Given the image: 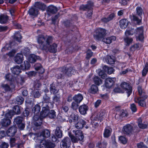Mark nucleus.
Segmentation results:
<instances>
[{
    "mask_svg": "<svg viewBox=\"0 0 148 148\" xmlns=\"http://www.w3.org/2000/svg\"><path fill=\"white\" fill-rule=\"evenodd\" d=\"M133 127L132 125L127 124L124 126L123 128V132L125 134L129 135L132 132Z\"/></svg>",
    "mask_w": 148,
    "mask_h": 148,
    "instance_id": "obj_11",
    "label": "nucleus"
},
{
    "mask_svg": "<svg viewBox=\"0 0 148 148\" xmlns=\"http://www.w3.org/2000/svg\"><path fill=\"white\" fill-rule=\"evenodd\" d=\"M135 33V30L134 29H132L130 30H126L125 32V36H128L129 35H132Z\"/></svg>",
    "mask_w": 148,
    "mask_h": 148,
    "instance_id": "obj_40",
    "label": "nucleus"
},
{
    "mask_svg": "<svg viewBox=\"0 0 148 148\" xmlns=\"http://www.w3.org/2000/svg\"><path fill=\"white\" fill-rule=\"evenodd\" d=\"M120 87L123 91H127V96L129 97L132 92V87L128 83L125 82H122L120 85Z\"/></svg>",
    "mask_w": 148,
    "mask_h": 148,
    "instance_id": "obj_6",
    "label": "nucleus"
},
{
    "mask_svg": "<svg viewBox=\"0 0 148 148\" xmlns=\"http://www.w3.org/2000/svg\"><path fill=\"white\" fill-rule=\"evenodd\" d=\"M11 121L9 119H4L1 122V124L3 127H7L8 126L10 123Z\"/></svg>",
    "mask_w": 148,
    "mask_h": 148,
    "instance_id": "obj_34",
    "label": "nucleus"
},
{
    "mask_svg": "<svg viewBox=\"0 0 148 148\" xmlns=\"http://www.w3.org/2000/svg\"><path fill=\"white\" fill-rule=\"evenodd\" d=\"M5 79L8 80L12 81L14 80V78L10 73L7 74L5 76Z\"/></svg>",
    "mask_w": 148,
    "mask_h": 148,
    "instance_id": "obj_53",
    "label": "nucleus"
},
{
    "mask_svg": "<svg viewBox=\"0 0 148 148\" xmlns=\"http://www.w3.org/2000/svg\"><path fill=\"white\" fill-rule=\"evenodd\" d=\"M77 102L76 103L75 102H72L71 106V108L74 110H77L79 106V105Z\"/></svg>",
    "mask_w": 148,
    "mask_h": 148,
    "instance_id": "obj_51",
    "label": "nucleus"
},
{
    "mask_svg": "<svg viewBox=\"0 0 148 148\" xmlns=\"http://www.w3.org/2000/svg\"><path fill=\"white\" fill-rule=\"evenodd\" d=\"M96 34L94 35V38L97 40L103 37L106 34L105 29L101 28H98L96 30Z\"/></svg>",
    "mask_w": 148,
    "mask_h": 148,
    "instance_id": "obj_5",
    "label": "nucleus"
},
{
    "mask_svg": "<svg viewBox=\"0 0 148 148\" xmlns=\"http://www.w3.org/2000/svg\"><path fill=\"white\" fill-rule=\"evenodd\" d=\"M138 148H148L143 143L140 142L137 145Z\"/></svg>",
    "mask_w": 148,
    "mask_h": 148,
    "instance_id": "obj_58",
    "label": "nucleus"
},
{
    "mask_svg": "<svg viewBox=\"0 0 148 148\" xmlns=\"http://www.w3.org/2000/svg\"><path fill=\"white\" fill-rule=\"evenodd\" d=\"M130 108L133 112H135L137 110V108L136 105L134 103L131 105Z\"/></svg>",
    "mask_w": 148,
    "mask_h": 148,
    "instance_id": "obj_57",
    "label": "nucleus"
},
{
    "mask_svg": "<svg viewBox=\"0 0 148 148\" xmlns=\"http://www.w3.org/2000/svg\"><path fill=\"white\" fill-rule=\"evenodd\" d=\"M41 85V84L39 81H38L36 82L34 84L35 88L36 90L38 89L40 86Z\"/></svg>",
    "mask_w": 148,
    "mask_h": 148,
    "instance_id": "obj_60",
    "label": "nucleus"
},
{
    "mask_svg": "<svg viewBox=\"0 0 148 148\" xmlns=\"http://www.w3.org/2000/svg\"><path fill=\"white\" fill-rule=\"evenodd\" d=\"M138 90L139 97H143L144 99H146L147 98V96L144 90H142L141 87L139 86L138 87Z\"/></svg>",
    "mask_w": 148,
    "mask_h": 148,
    "instance_id": "obj_20",
    "label": "nucleus"
},
{
    "mask_svg": "<svg viewBox=\"0 0 148 148\" xmlns=\"http://www.w3.org/2000/svg\"><path fill=\"white\" fill-rule=\"evenodd\" d=\"M34 67L35 70L38 71L39 73L42 74L44 73V69L40 64L37 63L34 65Z\"/></svg>",
    "mask_w": 148,
    "mask_h": 148,
    "instance_id": "obj_21",
    "label": "nucleus"
},
{
    "mask_svg": "<svg viewBox=\"0 0 148 148\" xmlns=\"http://www.w3.org/2000/svg\"><path fill=\"white\" fill-rule=\"evenodd\" d=\"M48 11L52 13H55L57 12V8L53 5H50L48 7Z\"/></svg>",
    "mask_w": 148,
    "mask_h": 148,
    "instance_id": "obj_35",
    "label": "nucleus"
},
{
    "mask_svg": "<svg viewBox=\"0 0 148 148\" xmlns=\"http://www.w3.org/2000/svg\"><path fill=\"white\" fill-rule=\"evenodd\" d=\"M138 125L139 128L142 129L146 128L148 127V119L142 122V120L139 118L138 120Z\"/></svg>",
    "mask_w": 148,
    "mask_h": 148,
    "instance_id": "obj_12",
    "label": "nucleus"
},
{
    "mask_svg": "<svg viewBox=\"0 0 148 148\" xmlns=\"http://www.w3.org/2000/svg\"><path fill=\"white\" fill-rule=\"evenodd\" d=\"M71 143L70 139L68 137H65L62 140L61 144L62 148H68L69 147Z\"/></svg>",
    "mask_w": 148,
    "mask_h": 148,
    "instance_id": "obj_10",
    "label": "nucleus"
},
{
    "mask_svg": "<svg viewBox=\"0 0 148 148\" xmlns=\"http://www.w3.org/2000/svg\"><path fill=\"white\" fill-rule=\"evenodd\" d=\"M107 143L106 140L101 141V142L98 143L97 146L98 148H106Z\"/></svg>",
    "mask_w": 148,
    "mask_h": 148,
    "instance_id": "obj_32",
    "label": "nucleus"
},
{
    "mask_svg": "<svg viewBox=\"0 0 148 148\" xmlns=\"http://www.w3.org/2000/svg\"><path fill=\"white\" fill-rule=\"evenodd\" d=\"M14 61L18 64L21 63L23 60V57L22 53H17L14 58Z\"/></svg>",
    "mask_w": 148,
    "mask_h": 148,
    "instance_id": "obj_17",
    "label": "nucleus"
},
{
    "mask_svg": "<svg viewBox=\"0 0 148 148\" xmlns=\"http://www.w3.org/2000/svg\"><path fill=\"white\" fill-rule=\"evenodd\" d=\"M60 70L63 74L62 75L60 74V76L57 75L58 76L57 77H58V79L62 78L65 75H66L68 76H71L72 74H74L75 72V70L72 67H63L61 68Z\"/></svg>",
    "mask_w": 148,
    "mask_h": 148,
    "instance_id": "obj_4",
    "label": "nucleus"
},
{
    "mask_svg": "<svg viewBox=\"0 0 148 148\" xmlns=\"http://www.w3.org/2000/svg\"><path fill=\"white\" fill-rule=\"evenodd\" d=\"M40 110V106L38 104L35 105L32 110V112L35 114L33 117V119L34 121V124L36 126H39L41 125L42 121V119L43 118L45 117L41 116V113H40V117L37 115V114L39 113Z\"/></svg>",
    "mask_w": 148,
    "mask_h": 148,
    "instance_id": "obj_3",
    "label": "nucleus"
},
{
    "mask_svg": "<svg viewBox=\"0 0 148 148\" xmlns=\"http://www.w3.org/2000/svg\"><path fill=\"white\" fill-rule=\"evenodd\" d=\"M50 135V131L44 129L40 133V136L38 137V139L41 137L43 138H48Z\"/></svg>",
    "mask_w": 148,
    "mask_h": 148,
    "instance_id": "obj_18",
    "label": "nucleus"
},
{
    "mask_svg": "<svg viewBox=\"0 0 148 148\" xmlns=\"http://www.w3.org/2000/svg\"><path fill=\"white\" fill-rule=\"evenodd\" d=\"M94 81L95 84L97 85H99L102 83V80L97 76H95L94 77Z\"/></svg>",
    "mask_w": 148,
    "mask_h": 148,
    "instance_id": "obj_39",
    "label": "nucleus"
},
{
    "mask_svg": "<svg viewBox=\"0 0 148 148\" xmlns=\"http://www.w3.org/2000/svg\"><path fill=\"white\" fill-rule=\"evenodd\" d=\"M136 10L137 14L140 16L143 13V10L142 8L140 7H138L136 8Z\"/></svg>",
    "mask_w": 148,
    "mask_h": 148,
    "instance_id": "obj_55",
    "label": "nucleus"
},
{
    "mask_svg": "<svg viewBox=\"0 0 148 148\" xmlns=\"http://www.w3.org/2000/svg\"><path fill=\"white\" fill-rule=\"evenodd\" d=\"M116 39V38L115 36H112L104 38L103 39V40L104 42L106 44H110L113 41H115Z\"/></svg>",
    "mask_w": 148,
    "mask_h": 148,
    "instance_id": "obj_23",
    "label": "nucleus"
},
{
    "mask_svg": "<svg viewBox=\"0 0 148 148\" xmlns=\"http://www.w3.org/2000/svg\"><path fill=\"white\" fill-rule=\"evenodd\" d=\"M73 133H74L76 137L77 138L79 141H81L83 140L84 136L82 133V132L80 130H77L76 131H73Z\"/></svg>",
    "mask_w": 148,
    "mask_h": 148,
    "instance_id": "obj_19",
    "label": "nucleus"
},
{
    "mask_svg": "<svg viewBox=\"0 0 148 148\" xmlns=\"http://www.w3.org/2000/svg\"><path fill=\"white\" fill-rule=\"evenodd\" d=\"M22 53L25 54L27 55V53H28L29 52V49L27 48H26L24 49H22L21 51Z\"/></svg>",
    "mask_w": 148,
    "mask_h": 148,
    "instance_id": "obj_63",
    "label": "nucleus"
},
{
    "mask_svg": "<svg viewBox=\"0 0 148 148\" xmlns=\"http://www.w3.org/2000/svg\"><path fill=\"white\" fill-rule=\"evenodd\" d=\"M55 134L56 136L58 138L62 137V132L59 127L56 128L55 131Z\"/></svg>",
    "mask_w": 148,
    "mask_h": 148,
    "instance_id": "obj_37",
    "label": "nucleus"
},
{
    "mask_svg": "<svg viewBox=\"0 0 148 148\" xmlns=\"http://www.w3.org/2000/svg\"><path fill=\"white\" fill-rule=\"evenodd\" d=\"M78 119V115L77 114L72 113L71 115L69 120L70 123L75 122Z\"/></svg>",
    "mask_w": 148,
    "mask_h": 148,
    "instance_id": "obj_26",
    "label": "nucleus"
},
{
    "mask_svg": "<svg viewBox=\"0 0 148 148\" xmlns=\"http://www.w3.org/2000/svg\"><path fill=\"white\" fill-rule=\"evenodd\" d=\"M8 19V16L6 15H1V23L4 24L6 23Z\"/></svg>",
    "mask_w": 148,
    "mask_h": 148,
    "instance_id": "obj_36",
    "label": "nucleus"
},
{
    "mask_svg": "<svg viewBox=\"0 0 148 148\" xmlns=\"http://www.w3.org/2000/svg\"><path fill=\"white\" fill-rule=\"evenodd\" d=\"M146 99H144L143 97H137L135 98L134 101L138 103L139 106L142 107L146 106V104L145 101Z\"/></svg>",
    "mask_w": 148,
    "mask_h": 148,
    "instance_id": "obj_13",
    "label": "nucleus"
},
{
    "mask_svg": "<svg viewBox=\"0 0 148 148\" xmlns=\"http://www.w3.org/2000/svg\"><path fill=\"white\" fill-rule=\"evenodd\" d=\"M73 99L77 103H80L82 100L83 97L81 94H79L75 95Z\"/></svg>",
    "mask_w": 148,
    "mask_h": 148,
    "instance_id": "obj_27",
    "label": "nucleus"
},
{
    "mask_svg": "<svg viewBox=\"0 0 148 148\" xmlns=\"http://www.w3.org/2000/svg\"><path fill=\"white\" fill-rule=\"evenodd\" d=\"M9 146V144L8 143L3 142L2 143L1 145V148H7Z\"/></svg>",
    "mask_w": 148,
    "mask_h": 148,
    "instance_id": "obj_64",
    "label": "nucleus"
},
{
    "mask_svg": "<svg viewBox=\"0 0 148 148\" xmlns=\"http://www.w3.org/2000/svg\"><path fill=\"white\" fill-rule=\"evenodd\" d=\"M49 112V111L47 115L46 116L48 115L50 118H54L56 117L55 112L54 110H51Z\"/></svg>",
    "mask_w": 148,
    "mask_h": 148,
    "instance_id": "obj_45",
    "label": "nucleus"
},
{
    "mask_svg": "<svg viewBox=\"0 0 148 148\" xmlns=\"http://www.w3.org/2000/svg\"><path fill=\"white\" fill-rule=\"evenodd\" d=\"M13 112L12 110H10L7 112L5 115V119H11L13 115Z\"/></svg>",
    "mask_w": 148,
    "mask_h": 148,
    "instance_id": "obj_41",
    "label": "nucleus"
},
{
    "mask_svg": "<svg viewBox=\"0 0 148 148\" xmlns=\"http://www.w3.org/2000/svg\"><path fill=\"white\" fill-rule=\"evenodd\" d=\"M17 140L15 138H11L10 140V145L11 147H13L15 145L16 141Z\"/></svg>",
    "mask_w": 148,
    "mask_h": 148,
    "instance_id": "obj_54",
    "label": "nucleus"
},
{
    "mask_svg": "<svg viewBox=\"0 0 148 148\" xmlns=\"http://www.w3.org/2000/svg\"><path fill=\"white\" fill-rule=\"evenodd\" d=\"M127 21L125 19L121 20L120 21V25L122 29H125L127 27Z\"/></svg>",
    "mask_w": 148,
    "mask_h": 148,
    "instance_id": "obj_30",
    "label": "nucleus"
},
{
    "mask_svg": "<svg viewBox=\"0 0 148 148\" xmlns=\"http://www.w3.org/2000/svg\"><path fill=\"white\" fill-rule=\"evenodd\" d=\"M69 136L71 138V141L73 143H75L77 142L79 140H78L77 138L76 137V136H74L72 135L70 133L69 134Z\"/></svg>",
    "mask_w": 148,
    "mask_h": 148,
    "instance_id": "obj_48",
    "label": "nucleus"
},
{
    "mask_svg": "<svg viewBox=\"0 0 148 148\" xmlns=\"http://www.w3.org/2000/svg\"><path fill=\"white\" fill-rule=\"evenodd\" d=\"M143 27L142 26L137 28L136 30H135V34L136 35H138L136 36L137 40L140 41L143 40Z\"/></svg>",
    "mask_w": 148,
    "mask_h": 148,
    "instance_id": "obj_8",
    "label": "nucleus"
},
{
    "mask_svg": "<svg viewBox=\"0 0 148 148\" xmlns=\"http://www.w3.org/2000/svg\"><path fill=\"white\" fill-rule=\"evenodd\" d=\"M133 20L136 21L138 24H140V23L141 22V20L140 19H139L137 16L134 15L133 16Z\"/></svg>",
    "mask_w": 148,
    "mask_h": 148,
    "instance_id": "obj_59",
    "label": "nucleus"
},
{
    "mask_svg": "<svg viewBox=\"0 0 148 148\" xmlns=\"http://www.w3.org/2000/svg\"><path fill=\"white\" fill-rule=\"evenodd\" d=\"M139 47V45L138 44H136L131 46V49L132 51H134L138 49Z\"/></svg>",
    "mask_w": 148,
    "mask_h": 148,
    "instance_id": "obj_62",
    "label": "nucleus"
},
{
    "mask_svg": "<svg viewBox=\"0 0 148 148\" xmlns=\"http://www.w3.org/2000/svg\"><path fill=\"white\" fill-rule=\"evenodd\" d=\"M21 36L19 32H16L14 34V39L18 42H20L21 41Z\"/></svg>",
    "mask_w": 148,
    "mask_h": 148,
    "instance_id": "obj_38",
    "label": "nucleus"
},
{
    "mask_svg": "<svg viewBox=\"0 0 148 148\" xmlns=\"http://www.w3.org/2000/svg\"><path fill=\"white\" fill-rule=\"evenodd\" d=\"M114 60L113 57L112 58L111 56H107V60L106 61L107 63L111 64L114 63Z\"/></svg>",
    "mask_w": 148,
    "mask_h": 148,
    "instance_id": "obj_42",
    "label": "nucleus"
},
{
    "mask_svg": "<svg viewBox=\"0 0 148 148\" xmlns=\"http://www.w3.org/2000/svg\"><path fill=\"white\" fill-rule=\"evenodd\" d=\"M50 99V97L46 95L44 97L42 108L41 112V116L42 117H45L48 113L49 108L53 107V103L51 102Z\"/></svg>",
    "mask_w": 148,
    "mask_h": 148,
    "instance_id": "obj_2",
    "label": "nucleus"
},
{
    "mask_svg": "<svg viewBox=\"0 0 148 148\" xmlns=\"http://www.w3.org/2000/svg\"><path fill=\"white\" fill-rule=\"evenodd\" d=\"M23 118L22 117L18 116L16 117L14 120V121L17 124H18L22 123L23 120Z\"/></svg>",
    "mask_w": 148,
    "mask_h": 148,
    "instance_id": "obj_50",
    "label": "nucleus"
},
{
    "mask_svg": "<svg viewBox=\"0 0 148 148\" xmlns=\"http://www.w3.org/2000/svg\"><path fill=\"white\" fill-rule=\"evenodd\" d=\"M116 80V78H107L105 80V86L108 88H111L114 85Z\"/></svg>",
    "mask_w": 148,
    "mask_h": 148,
    "instance_id": "obj_9",
    "label": "nucleus"
},
{
    "mask_svg": "<svg viewBox=\"0 0 148 148\" xmlns=\"http://www.w3.org/2000/svg\"><path fill=\"white\" fill-rule=\"evenodd\" d=\"M111 134V132L110 130L106 129L104 133V137L107 138Z\"/></svg>",
    "mask_w": 148,
    "mask_h": 148,
    "instance_id": "obj_52",
    "label": "nucleus"
},
{
    "mask_svg": "<svg viewBox=\"0 0 148 148\" xmlns=\"http://www.w3.org/2000/svg\"><path fill=\"white\" fill-rule=\"evenodd\" d=\"M50 86V90L51 93L54 94H56L58 92V91L56 89L55 87L53 85H51Z\"/></svg>",
    "mask_w": 148,
    "mask_h": 148,
    "instance_id": "obj_46",
    "label": "nucleus"
},
{
    "mask_svg": "<svg viewBox=\"0 0 148 148\" xmlns=\"http://www.w3.org/2000/svg\"><path fill=\"white\" fill-rule=\"evenodd\" d=\"M123 39L125 45L127 46H129L131 44L133 41V39L132 38L127 36L124 37Z\"/></svg>",
    "mask_w": 148,
    "mask_h": 148,
    "instance_id": "obj_24",
    "label": "nucleus"
},
{
    "mask_svg": "<svg viewBox=\"0 0 148 148\" xmlns=\"http://www.w3.org/2000/svg\"><path fill=\"white\" fill-rule=\"evenodd\" d=\"M30 65L27 61H25L21 65V69L23 70H27L30 68Z\"/></svg>",
    "mask_w": 148,
    "mask_h": 148,
    "instance_id": "obj_31",
    "label": "nucleus"
},
{
    "mask_svg": "<svg viewBox=\"0 0 148 148\" xmlns=\"http://www.w3.org/2000/svg\"><path fill=\"white\" fill-rule=\"evenodd\" d=\"M12 72L14 74L17 75L21 72L20 67L18 66H16L11 68Z\"/></svg>",
    "mask_w": 148,
    "mask_h": 148,
    "instance_id": "obj_25",
    "label": "nucleus"
},
{
    "mask_svg": "<svg viewBox=\"0 0 148 148\" xmlns=\"http://www.w3.org/2000/svg\"><path fill=\"white\" fill-rule=\"evenodd\" d=\"M51 36H39L37 39V41L40 46V48L46 51H49L50 52L55 53L57 51L56 44L54 43L51 45H50L52 40Z\"/></svg>",
    "mask_w": 148,
    "mask_h": 148,
    "instance_id": "obj_1",
    "label": "nucleus"
},
{
    "mask_svg": "<svg viewBox=\"0 0 148 148\" xmlns=\"http://www.w3.org/2000/svg\"><path fill=\"white\" fill-rule=\"evenodd\" d=\"M23 98L21 97H17L16 99V103L18 104H22L24 101Z\"/></svg>",
    "mask_w": 148,
    "mask_h": 148,
    "instance_id": "obj_47",
    "label": "nucleus"
},
{
    "mask_svg": "<svg viewBox=\"0 0 148 148\" xmlns=\"http://www.w3.org/2000/svg\"><path fill=\"white\" fill-rule=\"evenodd\" d=\"M119 140L120 142L123 144H125L127 142V139L124 136H121L119 137Z\"/></svg>",
    "mask_w": 148,
    "mask_h": 148,
    "instance_id": "obj_49",
    "label": "nucleus"
},
{
    "mask_svg": "<svg viewBox=\"0 0 148 148\" xmlns=\"http://www.w3.org/2000/svg\"><path fill=\"white\" fill-rule=\"evenodd\" d=\"M148 71V64L146 63L145 67L144 68L142 72V75L145 76Z\"/></svg>",
    "mask_w": 148,
    "mask_h": 148,
    "instance_id": "obj_43",
    "label": "nucleus"
},
{
    "mask_svg": "<svg viewBox=\"0 0 148 148\" xmlns=\"http://www.w3.org/2000/svg\"><path fill=\"white\" fill-rule=\"evenodd\" d=\"M17 131V128L16 126H13L10 127L7 132L8 135L9 136H14Z\"/></svg>",
    "mask_w": 148,
    "mask_h": 148,
    "instance_id": "obj_14",
    "label": "nucleus"
},
{
    "mask_svg": "<svg viewBox=\"0 0 148 148\" xmlns=\"http://www.w3.org/2000/svg\"><path fill=\"white\" fill-rule=\"evenodd\" d=\"M98 87L95 85H92L89 90V92L90 93L95 94L98 91Z\"/></svg>",
    "mask_w": 148,
    "mask_h": 148,
    "instance_id": "obj_29",
    "label": "nucleus"
},
{
    "mask_svg": "<svg viewBox=\"0 0 148 148\" xmlns=\"http://www.w3.org/2000/svg\"><path fill=\"white\" fill-rule=\"evenodd\" d=\"M38 10L35 8H31L29 11V13L30 15L34 16H36L38 14Z\"/></svg>",
    "mask_w": 148,
    "mask_h": 148,
    "instance_id": "obj_28",
    "label": "nucleus"
},
{
    "mask_svg": "<svg viewBox=\"0 0 148 148\" xmlns=\"http://www.w3.org/2000/svg\"><path fill=\"white\" fill-rule=\"evenodd\" d=\"M86 124V122L83 119H80L75 124V127L77 129H80L82 128Z\"/></svg>",
    "mask_w": 148,
    "mask_h": 148,
    "instance_id": "obj_22",
    "label": "nucleus"
},
{
    "mask_svg": "<svg viewBox=\"0 0 148 148\" xmlns=\"http://www.w3.org/2000/svg\"><path fill=\"white\" fill-rule=\"evenodd\" d=\"M2 88L6 91L9 90H10V87L7 84L2 85Z\"/></svg>",
    "mask_w": 148,
    "mask_h": 148,
    "instance_id": "obj_61",
    "label": "nucleus"
},
{
    "mask_svg": "<svg viewBox=\"0 0 148 148\" xmlns=\"http://www.w3.org/2000/svg\"><path fill=\"white\" fill-rule=\"evenodd\" d=\"M41 58L39 56L34 54H30L29 55L28 60L30 63H34L36 60H41Z\"/></svg>",
    "mask_w": 148,
    "mask_h": 148,
    "instance_id": "obj_16",
    "label": "nucleus"
},
{
    "mask_svg": "<svg viewBox=\"0 0 148 148\" xmlns=\"http://www.w3.org/2000/svg\"><path fill=\"white\" fill-rule=\"evenodd\" d=\"M88 109V107L85 104L80 106L79 108V111L80 113L82 115L86 114Z\"/></svg>",
    "mask_w": 148,
    "mask_h": 148,
    "instance_id": "obj_15",
    "label": "nucleus"
},
{
    "mask_svg": "<svg viewBox=\"0 0 148 148\" xmlns=\"http://www.w3.org/2000/svg\"><path fill=\"white\" fill-rule=\"evenodd\" d=\"M40 143V146L45 148H53L55 146L54 144L48 140H41Z\"/></svg>",
    "mask_w": 148,
    "mask_h": 148,
    "instance_id": "obj_7",
    "label": "nucleus"
},
{
    "mask_svg": "<svg viewBox=\"0 0 148 148\" xmlns=\"http://www.w3.org/2000/svg\"><path fill=\"white\" fill-rule=\"evenodd\" d=\"M99 75L103 79H105L107 77V75L103 71H101L99 73Z\"/></svg>",
    "mask_w": 148,
    "mask_h": 148,
    "instance_id": "obj_56",
    "label": "nucleus"
},
{
    "mask_svg": "<svg viewBox=\"0 0 148 148\" xmlns=\"http://www.w3.org/2000/svg\"><path fill=\"white\" fill-rule=\"evenodd\" d=\"M20 107L18 106H15L13 108V111L16 114H18L20 113Z\"/></svg>",
    "mask_w": 148,
    "mask_h": 148,
    "instance_id": "obj_44",
    "label": "nucleus"
},
{
    "mask_svg": "<svg viewBox=\"0 0 148 148\" xmlns=\"http://www.w3.org/2000/svg\"><path fill=\"white\" fill-rule=\"evenodd\" d=\"M35 7L37 9L39 8L42 10H44L45 8V5L40 2H36L35 4Z\"/></svg>",
    "mask_w": 148,
    "mask_h": 148,
    "instance_id": "obj_33",
    "label": "nucleus"
}]
</instances>
